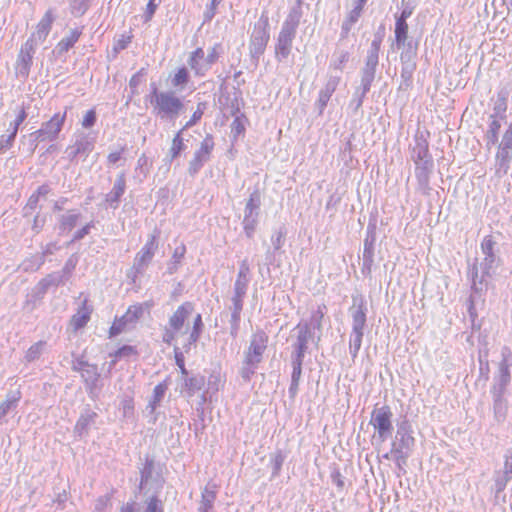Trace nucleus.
Instances as JSON below:
<instances>
[{
  "instance_id": "obj_49",
  "label": "nucleus",
  "mask_w": 512,
  "mask_h": 512,
  "mask_svg": "<svg viewBox=\"0 0 512 512\" xmlns=\"http://www.w3.org/2000/svg\"><path fill=\"white\" fill-rule=\"evenodd\" d=\"M47 192H48V189H47V187H45V186H41V187H39V188H38V190H37V193H38V194H42V195H45Z\"/></svg>"
},
{
  "instance_id": "obj_5",
  "label": "nucleus",
  "mask_w": 512,
  "mask_h": 512,
  "mask_svg": "<svg viewBox=\"0 0 512 512\" xmlns=\"http://www.w3.org/2000/svg\"><path fill=\"white\" fill-rule=\"evenodd\" d=\"M66 115V111L63 113H55L48 121L42 124V127L39 130L35 132L37 138L42 141L57 139L65 123Z\"/></svg>"
},
{
  "instance_id": "obj_32",
  "label": "nucleus",
  "mask_w": 512,
  "mask_h": 512,
  "mask_svg": "<svg viewBox=\"0 0 512 512\" xmlns=\"http://www.w3.org/2000/svg\"><path fill=\"white\" fill-rule=\"evenodd\" d=\"M96 119L97 117L95 109H90L84 114L81 125L86 129L91 128L96 123Z\"/></svg>"
},
{
  "instance_id": "obj_11",
  "label": "nucleus",
  "mask_w": 512,
  "mask_h": 512,
  "mask_svg": "<svg viewBox=\"0 0 512 512\" xmlns=\"http://www.w3.org/2000/svg\"><path fill=\"white\" fill-rule=\"evenodd\" d=\"M295 30L293 27L291 28H284L278 37V43L276 47V51L278 54L282 55L283 57L288 56L292 40L294 38Z\"/></svg>"
},
{
  "instance_id": "obj_42",
  "label": "nucleus",
  "mask_w": 512,
  "mask_h": 512,
  "mask_svg": "<svg viewBox=\"0 0 512 512\" xmlns=\"http://www.w3.org/2000/svg\"><path fill=\"white\" fill-rule=\"evenodd\" d=\"M140 82V72L134 74L129 81L130 87L135 89Z\"/></svg>"
},
{
  "instance_id": "obj_40",
  "label": "nucleus",
  "mask_w": 512,
  "mask_h": 512,
  "mask_svg": "<svg viewBox=\"0 0 512 512\" xmlns=\"http://www.w3.org/2000/svg\"><path fill=\"white\" fill-rule=\"evenodd\" d=\"M186 253V247L184 244H181L180 246L176 247L173 253V259L176 263H179L181 259L184 257Z\"/></svg>"
},
{
  "instance_id": "obj_4",
  "label": "nucleus",
  "mask_w": 512,
  "mask_h": 512,
  "mask_svg": "<svg viewBox=\"0 0 512 512\" xmlns=\"http://www.w3.org/2000/svg\"><path fill=\"white\" fill-rule=\"evenodd\" d=\"M392 412L389 406L385 405L380 408H375L372 411L370 424L377 432L378 437L384 441L391 434L392 426Z\"/></svg>"
},
{
  "instance_id": "obj_38",
  "label": "nucleus",
  "mask_w": 512,
  "mask_h": 512,
  "mask_svg": "<svg viewBox=\"0 0 512 512\" xmlns=\"http://www.w3.org/2000/svg\"><path fill=\"white\" fill-rule=\"evenodd\" d=\"M41 347H42V342H38V343L34 344L33 346H31L27 351V355H26L27 360L28 361L35 360L41 351Z\"/></svg>"
},
{
  "instance_id": "obj_31",
  "label": "nucleus",
  "mask_w": 512,
  "mask_h": 512,
  "mask_svg": "<svg viewBox=\"0 0 512 512\" xmlns=\"http://www.w3.org/2000/svg\"><path fill=\"white\" fill-rule=\"evenodd\" d=\"M144 512H164L162 502L156 497H150L146 502Z\"/></svg>"
},
{
  "instance_id": "obj_18",
  "label": "nucleus",
  "mask_w": 512,
  "mask_h": 512,
  "mask_svg": "<svg viewBox=\"0 0 512 512\" xmlns=\"http://www.w3.org/2000/svg\"><path fill=\"white\" fill-rule=\"evenodd\" d=\"M408 29L409 27L407 21L396 19L394 33L395 41L398 46H404L408 38Z\"/></svg>"
},
{
  "instance_id": "obj_21",
  "label": "nucleus",
  "mask_w": 512,
  "mask_h": 512,
  "mask_svg": "<svg viewBox=\"0 0 512 512\" xmlns=\"http://www.w3.org/2000/svg\"><path fill=\"white\" fill-rule=\"evenodd\" d=\"M247 118L244 115L236 116L231 124V133L234 139L243 135L246 130Z\"/></svg>"
},
{
  "instance_id": "obj_30",
  "label": "nucleus",
  "mask_w": 512,
  "mask_h": 512,
  "mask_svg": "<svg viewBox=\"0 0 512 512\" xmlns=\"http://www.w3.org/2000/svg\"><path fill=\"white\" fill-rule=\"evenodd\" d=\"M500 127H501L500 122L496 118H493V120L490 123L488 132H487V137L492 143H496L498 141V133H499Z\"/></svg>"
},
{
  "instance_id": "obj_9",
  "label": "nucleus",
  "mask_w": 512,
  "mask_h": 512,
  "mask_svg": "<svg viewBox=\"0 0 512 512\" xmlns=\"http://www.w3.org/2000/svg\"><path fill=\"white\" fill-rule=\"evenodd\" d=\"M353 332L355 333L354 345L359 349L363 338V329L366 323V312L363 303L352 314Z\"/></svg>"
},
{
  "instance_id": "obj_46",
  "label": "nucleus",
  "mask_w": 512,
  "mask_h": 512,
  "mask_svg": "<svg viewBox=\"0 0 512 512\" xmlns=\"http://www.w3.org/2000/svg\"><path fill=\"white\" fill-rule=\"evenodd\" d=\"M380 46H381V39H375L373 40L372 42V49L374 50L375 54L377 55L379 49H380Z\"/></svg>"
},
{
  "instance_id": "obj_17",
  "label": "nucleus",
  "mask_w": 512,
  "mask_h": 512,
  "mask_svg": "<svg viewBox=\"0 0 512 512\" xmlns=\"http://www.w3.org/2000/svg\"><path fill=\"white\" fill-rule=\"evenodd\" d=\"M81 32L77 29H74L70 32V34L61 39L57 44V50L59 53L67 52L74 44L78 41Z\"/></svg>"
},
{
  "instance_id": "obj_50",
  "label": "nucleus",
  "mask_w": 512,
  "mask_h": 512,
  "mask_svg": "<svg viewBox=\"0 0 512 512\" xmlns=\"http://www.w3.org/2000/svg\"><path fill=\"white\" fill-rule=\"evenodd\" d=\"M88 231L87 228H84L82 231L79 232V234L76 236V238H81L83 237L84 234H86Z\"/></svg>"
},
{
  "instance_id": "obj_22",
  "label": "nucleus",
  "mask_w": 512,
  "mask_h": 512,
  "mask_svg": "<svg viewBox=\"0 0 512 512\" xmlns=\"http://www.w3.org/2000/svg\"><path fill=\"white\" fill-rule=\"evenodd\" d=\"M189 81V72L185 67H180L176 70L175 74L171 79L173 87L184 86Z\"/></svg>"
},
{
  "instance_id": "obj_53",
  "label": "nucleus",
  "mask_w": 512,
  "mask_h": 512,
  "mask_svg": "<svg viewBox=\"0 0 512 512\" xmlns=\"http://www.w3.org/2000/svg\"><path fill=\"white\" fill-rule=\"evenodd\" d=\"M200 512H210L207 510V508H201Z\"/></svg>"
},
{
  "instance_id": "obj_34",
  "label": "nucleus",
  "mask_w": 512,
  "mask_h": 512,
  "mask_svg": "<svg viewBox=\"0 0 512 512\" xmlns=\"http://www.w3.org/2000/svg\"><path fill=\"white\" fill-rule=\"evenodd\" d=\"M133 36L131 34H123L121 37L116 41L114 45L115 51H120L125 49L132 41Z\"/></svg>"
},
{
  "instance_id": "obj_28",
  "label": "nucleus",
  "mask_w": 512,
  "mask_h": 512,
  "mask_svg": "<svg viewBox=\"0 0 512 512\" xmlns=\"http://www.w3.org/2000/svg\"><path fill=\"white\" fill-rule=\"evenodd\" d=\"M336 84V82L328 84L326 89L320 92L318 101L320 103L321 108H324L327 105L333 92L335 91Z\"/></svg>"
},
{
  "instance_id": "obj_26",
  "label": "nucleus",
  "mask_w": 512,
  "mask_h": 512,
  "mask_svg": "<svg viewBox=\"0 0 512 512\" xmlns=\"http://www.w3.org/2000/svg\"><path fill=\"white\" fill-rule=\"evenodd\" d=\"M494 246L495 241L492 236H486L481 242V250L486 255L487 258L493 260L494 258Z\"/></svg>"
},
{
  "instance_id": "obj_37",
  "label": "nucleus",
  "mask_w": 512,
  "mask_h": 512,
  "mask_svg": "<svg viewBox=\"0 0 512 512\" xmlns=\"http://www.w3.org/2000/svg\"><path fill=\"white\" fill-rule=\"evenodd\" d=\"M175 361L177 366L179 367V370L182 374V376L186 377L188 375V371L185 368V362H184V356L182 352L179 351L178 348H175Z\"/></svg>"
},
{
  "instance_id": "obj_48",
  "label": "nucleus",
  "mask_w": 512,
  "mask_h": 512,
  "mask_svg": "<svg viewBox=\"0 0 512 512\" xmlns=\"http://www.w3.org/2000/svg\"><path fill=\"white\" fill-rule=\"evenodd\" d=\"M77 218L78 216L77 215H72L68 218V221H69V225L70 226H73L75 224V222L77 221Z\"/></svg>"
},
{
  "instance_id": "obj_45",
  "label": "nucleus",
  "mask_w": 512,
  "mask_h": 512,
  "mask_svg": "<svg viewBox=\"0 0 512 512\" xmlns=\"http://www.w3.org/2000/svg\"><path fill=\"white\" fill-rule=\"evenodd\" d=\"M121 512H135L134 504L133 503H127L126 505H123L121 507Z\"/></svg>"
},
{
  "instance_id": "obj_19",
  "label": "nucleus",
  "mask_w": 512,
  "mask_h": 512,
  "mask_svg": "<svg viewBox=\"0 0 512 512\" xmlns=\"http://www.w3.org/2000/svg\"><path fill=\"white\" fill-rule=\"evenodd\" d=\"M111 356L113 357V362H117L123 358L137 357L138 350L136 346L123 345L111 354Z\"/></svg>"
},
{
  "instance_id": "obj_2",
  "label": "nucleus",
  "mask_w": 512,
  "mask_h": 512,
  "mask_svg": "<svg viewBox=\"0 0 512 512\" xmlns=\"http://www.w3.org/2000/svg\"><path fill=\"white\" fill-rule=\"evenodd\" d=\"M269 336L263 330L255 331L250 339L249 346L245 352L243 378L249 380L254 374L255 368L261 363L268 347Z\"/></svg>"
},
{
  "instance_id": "obj_25",
  "label": "nucleus",
  "mask_w": 512,
  "mask_h": 512,
  "mask_svg": "<svg viewBox=\"0 0 512 512\" xmlns=\"http://www.w3.org/2000/svg\"><path fill=\"white\" fill-rule=\"evenodd\" d=\"M512 149V128H509L504 136L501 144L500 155L503 159L509 158V150Z\"/></svg>"
},
{
  "instance_id": "obj_47",
  "label": "nucleus",
  "mask_w": 512,
  "mask_h": 512,
  "mask_svg": "<svg viewBox=\"0 0 512 512\" xmlns=\"http://www.w3.org/2000/svg\"><path fill=\"white\" fill-rule=\"evenodd\" d=\"M218 3H219V0H212V3H211V5H212V12H211V15H210L209 18H212V16L214 15L215 9H216V6L218 5Z\"/></svg>"
},
{
  "instance_id": "obj_36",
  "label": "nucleus",
  "mask_w": 512,
  "mask_h": 512,
  "mask_svg": "<svg viewBox=\"0 0 512 512\" xmlns=\"http://www.w3.org/2000/svg\"><path fill=\"white\" fill-rule=\"evenodd\" d=\"M216 498V494L214 491H207L205 490V492L202 494V503H203V507L202 508H207L208 511H210V509L212 508L213 506V502Z\"/></svg>"
},
{
  "instance_id": "obj_41",
  "label": "nucleus",
  "mask_w": 512,
  "mask_h": 512,
  "mask_svg": "<svg viewBox=\"0 0 512 512\" xmlns=\"http://www.w3.org/2000/svg\"><path fill=\"white\" fill-rule=\"evenodd\" d=\"M413 8L412 7H406L402 10L399 16L396 17V19L407 21V19L412 15Z\"/></svg>"
},
{
  "instance_id": "obj_8",
  "label": "nucleus",
  "mask_w": 512,
  "mask_h": 512,
  "mask_svg": "<svg viewBox=\"0 0 512 512\" xmlns=\"http://www.w3.org/2000/svg\"><path fill=\"white\" fill-rule=\"evenodd\" d=\"M92 307L88 304V299H84L81 306L70 319V326L74 332L84 328L90 321L92 314Z\"/></svg>"
},
{
  "instance_id": "obj_10",
  "label": "nucleus",
  "mask_w": 512,
  "mask_h": 512,
  "mask_svg": "<svg viewBox=\"0 0 512 512\" xmlns=\"http://www.w3.org/2000/svg\"><path fill=\"white\" fill-rule=\"evenodd\" d=\"M188 64L196 76H204L209 70L204 50L200 47L190 53Z\"/></svg>"
},
{
  "instance_id": "obj_24",
  "label": "nucleus",
  "mask_w": 512,
  "mask_h": 512,
  "mask_svg": "<svg viewBox=\"0 0 512 512\" xmlns=\"http://www.w3.org/2000/svg\"><path fill=\"white\" fill-rule=\"evenodd\" d=\"M144 309L142 304H134L128 307L127 311L123 315L128 323L136 322L142 315Z\"/></svg>"
},
{
  "instance_id": "obj_33",
  "label": "nucleus",
  "mask_w": 512,
  "mask_h": 512,
  "mask_svg": "<svg viewBox=\"0 0 512 512\" xmlns=\"http://www.w3.org/2000/svg\"><path fill=\"white\" fill-rule=\"evenodd\" d=\"M167 390V384L162 382L155 386L153 390V403L158 404L162 400L165 392Z\"/></svg>"
},
{
  "instance_id": "obj_3",
  "label": "nucleus",
  "mask_w": 512,
  "mask_h": 512,
  "mask_svg": "<svg viewBox=\"0 0 512 512\" xmlns=\"http://www.w3.org/2000/svg\"><path fill=\"white\" fill-rule=\"evenodd\" d=\"M153 110L160 117H177L184 109L182 100L171 91H159L156 87L151 92L150 100Z\"/></svg>"
},
{
  "instance_id": "obj_27",
  "label": "nucleus",
  "mask_w": 512,
  "mask_h": 512,
  "mask_svg": "<svg viewBox=\"0 0 512 512\" xmlns=\"http://www.w3.org/2000/svg\"><path fill=\"white\" fill-rule=\"evenodd\" d=\"M203 114H204V104L199 103L197 105L196 110L193 112L191 118L186 122V124L184 125V127L182 129L185 130V129L190 128V127L194 126L195 124H197L201 120Z\"/></svg>"
},
{
  "instance_id": "obj_6",
  "label": "nucleus",
  "mask_w": 512,
  "mask_h": 512,
  "mask_svg": "<svg viewBox=\"0 0 512 512\" xmlns=\"http://www.w3.org/2000/svg\"><path fill=\"white\" fill-rule=\"evenodd\" d=\"M26 117L27 113L25 109L21 108L16 119L10 122L6 133L0 135V153H5L14 146L19 127L25 121Z\"/></svg>"
},
{
  "instance_id": "obj_7",
  "label": "nucleus",
  "mask_w": 512,
  "mask_h": 512,
  "mask_svg": "<svg viewBox=\"0 0 512 512\" xmlns=\"http://www.w3.org/2000/svg\"><path fill=\"white\" fill-rule=\"evenodd\" d=\"M214 146L215 143L213 136L211 134H207L190 162V170L196 173L202 167L204 162L210 159Z\"/></svg>"
},
{
  "instance_id": "obj_35",
  "label": "nucleus",
  "mask_w": 512,
  "mask_h": 512,
  "mask_svg": "<svg viewBox=\"0 0 512 512\" xmlns=\"http://www.w3.org/2000/svg\"><path fill=\"white\" fill-rule=\"evenodd\" d=\"M160 2H161V0H149L148 1L146 10H145L146 21H150L153 18L155 11H156L158 5L160 4Z\"/></svg>"
},
{
  "instance_id": "obj_15",
  "label": "nucleus",
  "mask_w": 512,
  "mask_h": 512,
  "mask_svg": "<svg viewBox=\"0 0 512 512\" xmlns=\"http://www.w3.org/2000/svg\"><path fill=\"white\" fill-rule=\"evenodd\" d=\"M157 248L156 237L151 236V238L147 241V243L143 246L141 251L137 254V261L140 265H144L149 263L155 253Z\"/></svg>"
},
{
  "instance_id": "obj_43",
  "label": "nucleus",
  "mask_w": 512,
  "mask_h": 512,
  "mask_svg": "<svg viewBox=\"0 0 512 512\" xmlns=\"http://www.w3.org/2000/svg\"><path fill=\"white\" fill-rule=\"evenodd\" d=\"M266 26H267V22H265L264 26L259 31V33H260V40H261L262 44H266V42L268 40V35H267V32H266Z\"/></svg>"
},
{
  "instance_id": "obj_1",
  "label": "nucleus",
  "mask_w": 512,
  "mask_h": 512,
  "mask_svg": "<svg viewBox=\"0 0 512 512\" xmlns=\"http://www.w3.org/2000/svg\"><path fill=\"white\" fill-rule=\"evenodd\" d=\"M194 311V304L184 302L169 317L168 323L163 330L162 340L166 344H172L180 335L188 334L189 346L196 343L199 339L203 321L201 314H197L193 319V326L189 329L187 321Z\"/></svg>"
},
{
  "instance_id": "obj_51",
  "label": "nucleus",
  "mask_w": 512,
  "mask_h": 512,
  "mask_svg": "<svg viewBox=\"0 0 512 512\" xmlns=\"http://www.w3.org/2000/svg\"><path fill=\"white\" fill-rule=\"evenodd\" d=\"M247 207H248L250 210H252V209H253L254 205H253V199H252V198H250V199H249V201H248V203H247Z\"/></svg>"
},
{
  "instance_id": "obj_39",
  "label": "nucleus",
  "mask_w": 512,
  "mask_h": 512,
  "mask_svg": "<svg viewBox=\"0 0 512 512\" xmlns=\"http://www.w3.org/2000/svg\"><path fill=\"white\" fill-rule=\"evenodd\" d=\"M125 148L122 147L120 150L118 151H113V152H110L107 156V162L111 165H114L116 164L122 157V154L124 152Z\"/></svg>"
},
{
  "instance_id": "obj_12",
  "label": "nucleus",
  "mask_w": 512,
  "mask_h": 512,
  "mask_svg": "<svg viewBox=\"0 0 512 512\" xmlns=\"http://www.w3.org/2000/svg\"><path fill=\"white\" fill-rule=\"evenodd\" d=\"M367 0H357L356 6L349 12L342 24L343 36H347L352 26L359 20Z\"/></svg>"
},
{
  "instance_id": "obj_20",
  "label": "nucleus",
  "mask_w": 512,
  "mask_h": 512,
  "mask_svg": "<svg viewBox=\"0 0 512 512\" xmlns=\"http://www.w3.org/2000/svg\"><path fill=\"white\" fill-rule=\"evenodd\" d=\"M182 132L183 129L179 130L172 139L171 147L169 150L171 159L177 158L181 151L185 148Z\"/></svg>"
},
{
  "instance_id": "obj_23",
  "label": "nucleus",
  "mask_w": 512,
  "mask_h": 512,
  "mask_svg": "<svg viewBox=\"0 0 512 512\" xmlns=\"http://www.w3.org/2000/svg\"><path fill=\"white\" fill-rule=\"evenodd\" d=\"M127 324L128 321L123 315L121 317L115 318L108 331L109 337H115L121 334L126 329Z\"/></svg>"
},
{
  "instance_id": "obj_52",
  "label": "nucleus",
  "mask_w": 512,
  "mask_h": 512,
  "mask_svg": "<svg viewBox=\"0 0 512 512\" xmlns=\"http://www.w3.org/2000/svg\"><path fill=\"white\" fill-rule=\"evenodd\" d=\"M32 45H30V48H29V52H28V60L30 61L31 60V55H30V52L32 51Z\"/></svg>"
},
{
  "instance_id": "obj_16",
  "label": "nucleus",
  "mask_w": 512,
  "mask_h": 512,
  "mask_svg": "<svg viewBox=\"0 0 512 512\" xmlns=\"http://www.w3.org/2000/svg\"><path fill=\"white\" fill-rule=\"evenodd\" d=\"M21 396L22 394L19 389L7 394L6 399L0 402V420L3 419L11 409L17 406Z\"/></svg>"
},
{
  "instance_id": "obj_29",
  "label": "nucleus",
  "mask_w": 512,
  "mask_h": 512,
  "mask_svg": "<svg viewBox=\"0 0 512 512\" xmlns=\"http://www.w3.org/2000/svg\"><path fill=\"white\" fill-rule=\"evenodd\" d=\"M220 53H221V45L219 43L215 44L214 46H212L209 49L208 54L206 56L208 68H210L212 66V64H214L215 62L218 61V59L220 57Z\"/></svg>"
},
{
  "instance_id": "obj_14",
  "label": "nucleus",
  "mask_w": 512,
  "mask_h": 512,
  "mask_svg": "<svg viewBox=\"0 0 512 512\" xmlns=\"http://www.w3.org/2000/svg\"><path fill=\"white\" fill-rule=\"evenodd\" d=\"M125 188L126 182L124 174H120L115 181L112 191L107 195L106 201L109 202L111 206L116 207L125 192Z\"/></svg>"
},
{
  "instance_id": "obj_44",
  "label": "nucleus",
  "mask_w": 512,
  "mask_h": 512,
  "mask_svg": "<svg viewBox=\"0 0 512 512\" xmlns=\"http://www.w3.org/2000/svg\"><path fill=\"white\" fill-rule=\"evenodd\" d=\"M283 463V456L281 454H278L275 457V471L278 473L281 469Z\"/></svg>"
},
{
  "instance_id": "obj_13",
  "label": "nucleus",
  "mask_w": 512,
  "mask_h": 512,
  "mask_svg": "<svg viewBox=\"0 0 512 512\" xmlns=\"http://www.w3.org/2000/svg\"><path fill=\"white\" fill-rule=\"evenodd\" d=\"M53 21L54 16L52 11L47 10L42 19L37 24L34 36H36L38 40L44 41L51 30Z\"/></svg>"
}]
</instances>
